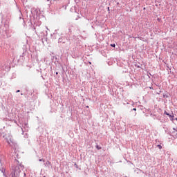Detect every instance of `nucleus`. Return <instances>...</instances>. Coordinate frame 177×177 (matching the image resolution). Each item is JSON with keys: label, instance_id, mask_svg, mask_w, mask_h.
Returning <instances> with one entry per match:
<instances>
[{"label": "nucleus", "instance_id": "nucleus-1", "mask_svg": "<svg viewBox=\"0 0 177 177\" xmlns=\"http://www.w3.org/2000/svg\"><path fill=\"white\" fill-rule=\"evenodd\" d=\"M165 114H166V115L169 116L170 118L171 117L172 118H174V115H171L169 113H167V111H165Z\"/></svg>", "mask_w": 177, "mask_h": 177}, {"label": "nucleus", "instance_id": "nucleus-2", "mask_svg": "<svg viewBox=\"0 0 177 177\" xmlns=\"http://www.w3.org/2000/svg\"><path fill=\"white\" fill-rule=\"evenodd\" d=\"M96 149L97 150H102V147H99V145H96Z\"/></svg>", "mask_w": 177, "mask_h": 177}, {"label": "nucleus", "instance_id": "nucleus-3", "mask_svg": "<svg viewBox=\"0 0 177 177\" xmlns=\"http://www.w3.org/2000/svg\"><path fill=\"white\" fill-rule=\"evenodd\" d=\"M157 147H158V149H159L160 150H161V149H162V146H161V145H157Z\"/></svg>", "mask_w": 177, "mask_h": 177}, {"label": "nucleus", "instance_id": "nucleus-4", "mask_svg": "<svg viewBox=\"0 0 177 177\" xmlns=\"http://www.w3.org/2000/svg\"><path fill=\"white\" fill-rule=\"evenodd\" d=\"M46 165H50V162L47 161V162H46Z\"/></svg>", "mask_w": 177, "mask_h": 177}, {"label": "nucleus", "instance_id": "nucleus-5", "mask_svg": "<svg viewBox=\"0 0 177 177\" xmlns=\"http://www.w3.org/2000/svg\"><path fill=\"white\" fill-rule=\"evenodd\" d=\"M111 46H112L113 48H115V44H111Z\"/></svg>", "mask_w": 177, "mask_h": 177}, {"label": "nucleus", "instance_id": "nucleus-6", "mask_svg": "<svg viewBox=\"0 0 177 177\" xmlns=\"http://www.w3.org/2000/svg\"><path fill=\"white\" fill-rule=\"evenodd\" d=\"M133 110L134 111H136V108H133Z\"/></svg>", "mask_w": 177, "mask_h": 177}, {"label": "nucleus", "instance_id": "nucleus-7", "mask_svg": "<svg viewBox=\"0 0 177 177\" xmlns=\"http://www.w3.org/2000/svg\"><path fill=\"white\" fill-rule=\"evenodd\" d=\"M19 92H20V90L17 91V93H19Z\"/></svg>", "mask_w": 177, "mask_h": 177}, {"label": "nucleus", "instance_id": "nucleus-8", "mask_svg": "<svg viewBox=\"0 0 177 177\" xmlns=\"http://www.w3.org/2000/svg\"><path fill=\"white\" fill-rule=\"evenodd\" d=\"M150 88V89H153V87H149Z\"/></svg>", "mask_w": 177, "mask_h": 177}, {"label": "nucleus", "instance_id": "nucleus-9", "mask_svg": "<svg viewBox=\"0 0 177 177\" xmlns=\"http://www.w3.org/2000/svg\"><path fill=\"white\" fill-rule=\"evenodd\" d=\"M39 161H42V159H39Z\"/></svg>", "mask_w": 177, "mask_h": 177}, {"label": "nucleus", "instance_id": "nucleus-10", "mask_svg": "<svg viewBox=\"0 0 177 177\" xmlns=\"http://www.w3.org/2000/svg\"><path fill=\"white\" fill-rule=\"evenodd\" d=\"M75 166H77V163H75Z\"/></svg>", "mask_w": 177, "mask_h": 177}, {"label": "nucleus", "instance_id": "nucleus-11", "mask_svg": "<svg viewBox=\"0 0 177 177\" xmlns=\"http://www.w3.org/2000/svg\"><path fill=\"white\" fill-rule=\"evenodd\" d=\"M15 175L16 174V171L14 172Z\"/></svg>", "mask_w": 177, "mask_h": 177}, {"label": "nucleus", "instance_id": "nucleus-12", "mask_svg": "<svg viewBox=\"0 0 177 177\" xmlns=\"http://www.w3.org/2000/svg\"><path fill=\"white\" fill-rule=\"evenodd\" d=\"M176 120L177 121V118H176Z\"/></svg>", "mask_w": 177, "mask_h": 177}]
</instances>
